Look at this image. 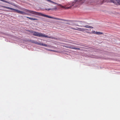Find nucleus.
<instances>
[{
  "instance_id": "22",
  "label": "nucleus",
  "mask_w": 120,
  "mask_h": 120,
  "mask_svg": "<svg viewBox=\"0 0 120 120\" xmlns=\"http://www.w3.org/2000/svg\"><path fill=\"white\" fill-rule=\"evenodd\" d=\"M1 7H2L4 8H6V6H2Z\"/></svg>"
},
{
  "instance_id": "20",
  "label": "nucleus",
  "mask_w": 120,
  "mask_h": 120,
  "mask_svg": "<svg viewBox=\"0 0 120 120\" xmlns=\"http://www.w3.org/2000/svg\"><path fill=\"white\" fill-rule=\"evenodd\" d=\"M71 28L75 30H77V28H72V27Z\"/></svg>"
},
{
  "instance_id": "4",
  "label": "nucleus",
  "mask_w": 120,
  "mask_h": 120,
  "mask_svg": "<svg viewBox=\"0 0 120 120\" xmlns=\"http://www.w3.org/2000/svg\"><path fill=\"white\" fill-rule=\"evenodd\" d=\"M87 29H84L83 28H77V30L82 31H85L86 30H87Z\"/></svg>"
},
{
  "instance_id": "11",
  "label": "nucleus",
  "mask_w": 120,
  "mask_h": 120,
  "mask_svg": "<svg viewBox=\"0 0 120 120\" xmlns=\"http://www.w3.org/2000/svg\"><path fill=\"white\" fill-rule=\"evenodd\" d=\"M56 9V8H51V9H50V8H49V9H46V8H45V10H48V11H49L50 10H53L55 9Z\"/></svg>"
},
{
  "instance_id": "16",
  "label": "nucleus",
  "mask_w": 120,
  "mask_h": 120,
  "mask_svg": "<svg viewBox=\"0 0 120 120\" xmlns=\"http://www.w3.org/2000/svg\"><path fill=\"white\" fill-rule=\"evenodd\" d=\"M6 8H7L8 9H11V10H12V8L9 7H7Z\"/></svg>"
},
{
  "instance_id": "23",
  "label": "nucleus",
  "mask_w": 120,
  "mask_h": 120,
  "mask_svg": "<svg viewBox=\"0 0 120 120\" xmlns=\"http://www.w3.org/2000/svg\"><path fill=\"white\" fill-rule=\"evenodd\" d=\"M48 1L51 2V0H48Z\"/></svg>"
},
{
  "instance_id": "17",
  "label": "nucleus",
  "mask_w": 120,
  "mask_h": 120,
  "mask_svg": "<svg viewBox=\"0 0 120 120\" xmlns=\"http://www.w3.org/2000/svg\"><path fill=\"white\" fill-rule=\"evenodd\" d=\"M6 8H7L8 9H11V10H12V8L9 7H7Z\"/></svg>"
},
{
  "instance_id": "2",
  "label": "nucleus",
  "mask_w": 120,
  "mask_h": 120,
  "mask_svg": "<svg viewBox=\"0 0 120 120\" xmlns=\"http://www.w3.org/2000/svg\"><path fill=\"white\" fill-rule=\"evenodd\" d=\"M34 35L39 37H47V36L45 35L44 34H42L37 32H34L33 33Z\"/></svg>"
},
{
  "instance_id": "18",
  "label": "nucleus",
  "mask_w": 120,
  "mask_h": 120,
  "mask_svg": "<svg viewBox=\"0 0 120 120\" xmlns=\"http://www.w3.org/2000/svg\"><path fill=\"white\" fill-rule=\"evenodd\" d=\"M45 49H46V50H47L48 51H53L52 50L50 49H47V48H45Z\"/></svg>"
},
{
  "instance_id": "3",
  "label": "nucleus",
  "mask_w": 120,
  "mask_h": 120,
  "mask_svg": "<svg viewBox=\"0 0 120 120\" xmlns=\"http://www.w3.org/2000/svg\"><path fill=\"white\" fill-rule=\"evenodd\" d=\"M32 42L36 44L40 45L41 46H42L45 47H48V45L46 44H43L41 42H38L37 41H32Z\"/></svg>"
},
{
  "instance_id": "1",
  "label": "nucleus",
  "mask_w": 120,
  "mask_h": 120,
  "mask_svg": "<svg viewBox=\"0 0 120 120\" xmlns=\"http://www.w3.org/2000/svg\"><path fill=\"white\" fill-rule=\"evenodd\" d=\"M22 10H23L24 11H26V12H28V13L34 14L35 15H38L39 16H42L46 17H48V18H50L53 19H56L57 20H64V21H65L66 20H64L63 19H62L59 18H56L54 17H51L50 16L48 15H47L44 14H42L41 13H40L38 12H36V11H31L29 10H28L27 9H25L24 8H23L22 9Z\"/></svg>"
},
{
  "instance_id": "9",
  "label": "nucleus",
  "mask_w": 120,
  "mask_h": 120,
  "mask_svg": "<svg viewBox=\"0 0 120 120\" xmlns=\"http://www.w3.org/2000/svg\"><path fill=\"white\" fill-rule=\"evenodd\" d=\"M0 0L1 1H2L5 2V3H7L8 4H12V3L11 2H10L8 1H6L4 0Z\"/></svg>"
},
{
  "instance_id": "21",
  "label": "nucleus",
  "mask_w": 120,
  "mask_h": 120,
  "mask_svg": "<svg viewBox=\"0 0 120 120\" xmlns=\"http://www.w3.org/2000/svg\"><path fill=\"white\" fill-rule=\"evenodd\" d=\"M51 3H53V4H56V3L54 2L51 1Z\"/></svg>"
},
{
  "instance_id": "24",
  "label": "nucleus",
  "mask_w": 120,
  "mask_h": 120,
  "mask_svg": "<svg viewBox=\"0 0 120 120\" xmlns=\"http://www.w3.org/2000/svg\"><path fill=\"white\" fill-rule=\"evenodd\" d=\"M69 8V7H67V9H68Z\"/></svg>"
},
{
  "instance_id": "13",
  "label": "nucleus",
  "mask_w": 120,
  "mask_h": 120,
  "mask_svg": "<svg viewBox=\"0 0 120 120\" xmlns=\"http://www.w3.org/2000/svg\"><path fill=\"white\" fill-rule=\"evenodd\" d=\"M96 34L98 35H101L103 34V33L100 32H97L96 33Z\"/></svg>"
},
{
  "instance_id": "5",
  "label": "nucleus",
  "mask_w": 120,
  "mask_h": 120,
  "mask_svg": "<svg viewBox=\"0 0 120 120\" xmlns=\"http://www.w3.org/2000/svg\"><path fill=\"white\" fill-rule=\"evenodd\" d=\"M80 27H85L86 28H93V27L92 26H88V25H86L85 26H79Z\"/></svg>"
},
{
  "instance_id": "8",
  "label": "nucleus",
  "mask_w": 120,
  "mask_h": 120,
  "mask_svg": "<svg viewBox=\"0 0 120 120\" xmlns=\"http://www.w3.org/2000/svg\"><path fill=\"white\" fill-rule=\"evenodd\" d=\"M12 10H14L15 11H14V12H17L18 13H19L20 12V11L19 10H16L14 9H13L12 8Z\"/></svg>"
},
{
  "instance_id": "25",
  "label": "nucleus",
  "mask_w": 120,
  "mask_h": 120,
  "mask_svg": "<svg viewBox=\"0 0 120 120\" xmlns=\"http://www.w3.org/2000/svg\"><path fill=\"white\" fill-rule=\"evenodd\" d=\"M46 0L47 1H48V0Z\"/></svg>"
},
{
  "instance_id": "14",
  "label": "nucleus",
  "mask_w": 120,
  "mask_h": 120,
  "mask_svg": "<svg viewBox=\"0 0 120 120\" xmlns=\"http://www.w3.org/2000/svg\"><path fill=\"white\" fill-rule=\"evenodd\" d=\"M85 0H79V1H80V3H81L82 4L85 1Z\"/></svg>"
},
{
  "instance_id": "15",
  "label": "nucleus",
  "mask_w": 120,
  "mask_h": 120,
  "mask_svg": "<svg viewBox=\"0 0 120 120\" xmlns=\"http://www.w3.org/2000/svg\"><path fill=\"white\" fill-rule=\"evenodd\" d=\"M116 0V3H117L118 4L120 5V0Z\"/></svg>"
},
{
  "instance_id": "10",
  "label": "nucleus",
  "mask_w": 120,
  "mask_h": 120,
  "mask_svg": "<svg viewBox=\"0 0 120 120\" xmlns=\"http://www.w3.org/2000/svg\"><path fill=\"white\" fill-rule=\"evenodd\" d=\"M70 48L71 49H78V50H79L80 49L79 48H77L76 47H72V46L70 47Z\"/></svg>"
},
{
  "instance_id": "19",
  "label": "nucleus",
  "mask_w": 120,
  "mask_h": 120,
  "mask_svg": "<svg viewBox=\"0 0 120 120\" xmlns=\"http://www.w3.org/2000/svg\"><path fill=\"white\" fill-rule=\"evenodd\" d=\"M97 32H96V31H92V33H93V34H96V33Z\"/></svg>"
},
{
  "instance_id": "12",
  "label": "nucleus",
  "mask_w": 120,
  "mask_h": 120,
  "mask_svg": "<svg viewBox=\"0 0 120 120\" xmlns=\"http://www.w3.org/2000/svg\"><path fill=\"white\" fill-rule=\"evenodd\" d=\"M26 17L27 18H28L29 19H30L31 20H37L38 19H35V18H32L30 17Z\"/></svg>"
},
{
  "instance_id": "6",
  "label": "nucleus",
  "mask_w": 120,
  "mask_h": 120,
  "mask_svg": "<svg viewBox=\"0 0 120 120\" xmlns=\"http://www.w3.org/2000/svg\"><path fill=\"white\" fill-rule=\"evenodd\" d=\"M19 13L23 15H30L27 13L21 11H20Z\"/></svg>"
},
{
  "instance_id": "7",
  "label": "nucleus",
  "mask_w": 120,
  "mask_h": 120,
  "mask_svg": "<svg viewBox=\"0 0 120 120\" xmlns=\"http://www.w3.org/2000/svg\"><path fill=\"white\" fill-rule=\"evenodd\" d=\"M12 10H14L15 11H14V12H17L18 13H19L20 12V11L19 10H16L14 9H13L12 8Z\"/></svg>"
}]
</instances>
